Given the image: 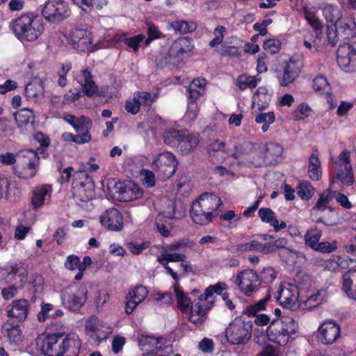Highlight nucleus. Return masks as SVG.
I'll use <instances>...</instances> for the list:
<instances>
[{
	"mask_svg": "<svg viewBox=\"0 0 356 356\" xmlns=\"http://www.w3.org/2000/svg\"><path fill=\"white\" fill-rule=\"evenodd\" d=\"M115 40L117 41L124 42L129 48L132 49L134 51L138 50L140 44L145 42V37L143 34H138L137 35L127 38L125 35H116Z\"/></svg>",
	"mask_w": 356,
	"mask_h": 356,
	"instance_id": "a19ab883",
	"label": "nucleus"
},
{
	"mask_svg": "<svg viewBox=\"0 0 356 356\" xmlns=\"http://www.w3.org/2000/svg\"><path fill=\"white\" fill-rule=\"evenodd\" d=\"M180 142L177 149L182 154H188L197 147L199 140L197 136L189 134L186 131Z\"/></svg>",
	"mask_w": 356,
	"mask_h": 356,
	"instance_id": "f704fd0d",
	"label": "nucleus"
},
{
	"mask_svg": "<svg viewBox=\"0 0 356 356\" xmlns=\"http://www.w3.org/2000/svg\"><path fill=\"white\" fill-rule=\"evenodd\" d=\"M340 35L338 34V30L334 24L327 25V38L331 46L334 47L338 41Z\"/></svg>",
	"mask_w": 356,
	"mask_h": 356,
	"instance_id": "338daca9",
	"label": "nucleus"
},
{
	"mask_svg": "<svg viewBox=\"0 0 356 356\" xmlns=\"http://www.w3.org/2000/svg\"><path fill=\"white\" fill-rule=\"evenodd\" d=\"M338 30V34L343 39H349L356 36V22L352 17H341L334 24Z\"/></svg>",
	"mask_w": 356,
	"mask_h": 356,
	"instance_id": "cd10ccee",
	"label": "nucleus"
},
{
	"mask_svg": "<svg viewBox=\"0 0 356 356\" xmlns=\"http://www.w3.org/2000/svg\"><path fill=\"white\" fill-rule=\"evenodd\" d=\"M313 88L316 92L328 93L330 90V84L327 79L323 76H316L313 80Z\"/></svg>",
	"mask_w": 356,
	"mask_h": 356,
	"instance_id": "bf43d9fd",
	"label": "nucleus"
},
{
	"mask_svg": "<svg viewBox=\"0 0 356 356\" xmlns=\"http://www.w3.org/2000/svg\"><path fill=\"white\" fill-rule=\"evenodd\" d=\"M252 336V323L245 321L241 318H236L225 330V337L232 345L247 343Z\"/></svg>",
	"mask_w": 356,
	"mask_h": 356,
	"instance_id": "6e6552de",
	"label": "nucleus"
},
{
	"mask_svg": "<svg viewBox=\"0 0 356 356\" xmlns=\"http://www.w3.org/2000/svg\"><path fill=\"white\" fill-rule=\"evenodd\" d=\"M315 193V188L307 181L299 183L297 187V194L304 200H309Z\"/></svg>",
	"mask_w": 356,
	"mask_h": 356,
	"instance_id": "49530a36",
	"label": "nucleus"
},
{
	"mask_svg": "<svg viewBox=\"0 0 356 356\" xmlns=\"http://www.w3.org/2000/svg\"><path fill=\"white\" fill-rule=\"evenodd\" d=\"M275 117L273 112L262 113L258 114L255 118V122L259 124H263L261 130L263 132L268 131L269 124L275 122Z\"/></svg>",
	"mask_w": 356,
	"mask_h": 356,
	"instance_id": "8fccbe9b",
	"label": "nucleus"
},
{
	"mask_svg": "<svg viewBox=\"0 0 356 356\" xmlns=\"http://www.w3.org/2000/svg\"><path fill=\"white\" fill-rule=\"evenodd\" d=\"M99 218L101 225L108 231L120 232L124 227L123 215L118 209H107L100 214Z\"/></svg>",
	"mask_w": 356,
	"mask_h": 356,
	"instance_id": "ddd939ff",
	"label": "nucleus"
},
{
	"mask_svg": "<svg viewBox=\"0 0 356 356\" xmlns=\"http://www.w3.org/2000/svg\"><path fill=\"white\" fill-rule=\"evenodd\" d=\"M171 27L176 31L180 33H187L192 32L195 29V25L193 22H188L183 20H178L173 22L171 24Z\"/></svg>",
	"mask_w": 356,
	"mask_h": 356,
	"instance_id": "5fc2aeb1",
	"label": "nucleus"
},
{
	"mask_svg": "<svg viewBox=\"0 0 356 356\" xmlns=\"http://www.w3.org/2000/svg\"><path fill=\"white\" fill-rule=\"evenodd\" d=\"M343 290L349 298L356 300V270L350 269L343 276Z\"/></svg>",
	"mask_w": 356,
	"mask_h": 356,
	"instance_id": "7c9ffc66",
	"label": "nucleus"
},
{
	"mask_svg": "<svg viewBox=\"0 0 356 356\" xmlns=\"http://www.w3.org/2000/svg\"><path fill=\"white\" fill-rule=\"evenodd\" d=\"M27 275L28 273L24 264L21 263L13 264L6 270V282L16 284L22 289L28 281Z\"/></svg>",
	"mask_w": 356,
	"mask_h": 356,
	"instance_id": "5701e85b",
	"label": "nucleus"
},
{
	"mask_svg": "<svg viewBox=\"0 0 356 356\" xmlns=\"http://www.w3.org/2000/svg\"><path fill=\"white\" fill-rule=\"evenodd\" d=\"M335 195L336 191L330 189L325 190L321 193L316 205L313 207V210L323 211L328 209L332 214H334V211L331 207H327V204L334 198Z\"/></svg>",
	"mask_w": 356,
	"mask_h": 356,
	"instance_id": "c9c22d12",
	"label": "nucleus"
},
{
	"mask_svg": "<svg viewBox=\"0 0 356 356\" xmlns=\"http://www.w3.org/2000/svg\"><path fill=\"white\" fill-rule=\"evenodd\" d=\"M44 80L33 78L25 87V96L29 100L37 102L44 96Z\"/></svg>",
	"mask_w": 356,
	"mask_h": 356,
	"instance_id": "bb28decb",
	"label": "nucleus"
},
{
	"mask_svg": "<svg viewBox=\"0 0 356 356\" xmlns=\"http://www.w3.org/2000/svg\"><path fill=\"white\" fill-rule=\"evenodd\" d=\"M39 163L38 152L26 149L18 154L17 164L14 168L15 174L19 178L27 179L35 177Z\"/></svg>",
	"mask_w": 356,
	"mask_h": 356,
	"instance_id": "423d86ee",
	"label": "nucleus"
},
{
	"mask_svg": "<svg viewBox=\"0 0 356 356\" xmlns=\"http://www.w3.org/2000/svg\"><path fill=\"white\" fill-rule=\"evenodd\" d=\"M202 207H204L207 211H216L222 204L220 197L213 193H202Z\"/></svg>",
	"mask_w": 356,
	"mask_h": 356,
	"instance_id": "ea45409f",
	"label": "nucleus"
},
{
	"mask_svg": "<svg viewBox=\"0 0 356 356\" xmlns=\"http://www.w3.org/2000/svg\"><path fill=\"white\" fill-rule=\"evenodd\" d=\"M298 291L294 287H281L277 296V300L283 307L296 309L298 307Z\"/></svg>",
	"mask_w": 356,
	"mask_h": 356,
	"instance_id": "a878e982",
	"label": "nucleus"
},
{
	"mask_svg": "<svg viewBox=\"0 0 356 356\" xmlns=\"http://www.w3.org/2000/svg\"><path fill=\"white\" fill-rule=\"evenodd\" d=\"M81 346V342L77 334H67L59 343L57 356H78Z\"/></svg>",
	"mask_w": 356,
	"mask_h": 356,
	"instance_id": "aec40b11",
	"label": "nucleus"
},
{
	"mask_svg": "<svg viewBox=\"0 0 356 356\" xmlns=\"http://www.w3.org/2000/svg\"><path fill=\"white\" fill-rule=\"evenodd\" d=\"M336 178L343 184L351 185L354 181L351 165H344V171L339 170Z\"/></svg>",
	"mask_w": 356,
	"mask_h": 356,
	"instance_id": "3c124183",
	"label": "nucleus"
},
{
	"mask_svg": "<svg viewBox=\"0 0 356 356\" xmlns=\"http://www.w3.org/2000/svg\"><path fill=\"white\" fill-rule=\"evenodd\" d=\"M118 199L120 202H129L139 200L143 197V191L133 181L118 183L115 185Z\"/></svg>",
	"mask_w": 356,
	"mask_h": 356,
	"instance_id": "dca6fc26",
	"label": "nucleus"
},
{
	"mask_svg": "<svg viewBox=\"0 0 356 356\" xmlns=\"http://www.w3.org/2000/svg\"><path fill=\"white\" fill-rule=\"evenodd\" d=\"M261 243L258 241L253 240L246 243L238 244L236 246L238 252H244L248 251L260 252Z\"/></svg>",
	"mask_w": 356,
	"mask_h": 356,
	"instance_id": "052dcab7",
	"label": "nucleus"
},
{
	"mask_svg": "<svg viewBox=\"0 0 356 356\" xmlns=\"http://www.w3.org/2000/svg\"><path fill=\"white\" fill-rule=\"evenodd\" d=\"M178 161L175 156L170 152H163L156 154L152 159L151 167L157 176L163 179L172 177L177 168Z\"/></svg>",
	"mask_w": 356,
	"mask_h": 356,
	"instance_id": "1a4fd4ad",
	"label": "nucleus"
},
{
	"mask_svg": "<svg viewBox=\"0 0 356 356\" xmlns=\"http://www.w3.org/2000/svg\"><path fill=\"white\" fill-rule=\"evenodd\" d=\"M260 81L261 78L254 76L241 74L236 79V85L241 90H244L248 88H254Z\"/></svg>",
	"mask_w": 356,
	"mask_h": 356,
	"instance_id": "79ce46f5",
	"label": "nucleus"
},
{
	"mask_svg": "<svg viewBox=\"0 0 356 356\" xmlns=\"http://www.w3.org/2000/svg\"><path fill=\"white\" fill-rule=\"evenodd\" d=\"M186 131V130L168 129L163 134V141L168 146L177 148Z\"/></svg>",
	"mask_w": 356,
	"mask_h": 356,
	"instance_id": "e433bc0d",
	"label": "nucleus"
},
{
	"mask_svg": "<svg viewBox=\"0 0 356 356\" xmlns=\"http://www.w3.org/2000/svg\"><path fill=\"white\" fill-rule=\"evenodd\" d=\"M64 120L71 124L76 132L89 133L92 125L91 121L83 116L76 118L72 115H66Z\"/></svg>",
	"mask_w": 356,
	"mask_h": 356,
	"instance_id": "473e14b6",
	"label": "nucleus"
},
{
	"mask_svg": "<svg viewBox=\"0 0 356 356\" xmlns=\"http://www.w3.org/2000/svg\"><path fill=\"white\" fill-rule=\"evenodd\" d=\"M263 152L266 158L267 164L273 165L277 162V158L283 152V148L277 143L270 142L265 145Z\"/></svg>",
	"mask_w": 356,
	"mask_h": 356,
	"instance_id": "72a5a7b5",
	"label": "nucleus"
},
{
	"mask_svg": "<svg viewBox=\"0 0 356 356\" xmlns=\"http://www.w3.org/2000/svg\"><path fill=\"white\" fill-rule=\"evenodd\" d=\"M308 173L313 180H318L321 177V162L318 158L317 151H314L309 159Z\"/></svg>",
	"mask_w": 356,
	"mask_h": 356,
	"instance_id": "4c0bfd02",
	"label": "nucleus"
},
{
	"mask_svg": "<svg viewBox=\"0 0 356 356\" xmlns=\"http://www.w3.org/2000/svg\"><path fill=\"white\" fill-rule=\"evenodd\" d=\"M72 69V64L70 62L65 61L62 65L60 68L58 70V79L57 80V83L59 86L65 87L67 83V80L66 78L67 74Z\"/></svg>",
	"mask_w": 356,
	"mask_h": 356,
	"instance_id": "4d7b16f0",
	"label": "nucleus"
},
{
	"mask_svg": "<svg viewBox=\"0 0 356 356\" xmlns=\"http://www.w3.org/2000/svg\"><path fill=\"white\" fill-rule=\"evenodd\" d=\"M302 67L303 64L302 60L293 57L291 58L284 68L283 77L280 83L281 85L286 86L293 82L300 74Z\"/></svg>",
	"mask_w": 356,
	"mask_h": 356,
	"instance_id": "b1692460",
	"label": "nucleus"
},
{
	"mask_svg": "<svg viewBox=\"0 0 356 356\" xmlns=\"http://www.w3.org/2000/svg\"><path fill=\"white\" fill-rule=\"evenodd\" d=\"M184 258L185 255L182 253H170L165 251L158 257V261L161 265L166 266L169 262L181 261Z\"/></svg>",
	"mask_w": 356,
	"mask_h": 356,
	"instance_id": "09e8293b",
	"label": "nucleus"
},
{
	"mask_svg": "<svg viewBox=\"0 0 356 356\" xmlns=\"http://www.w3.org/2000/svg\"><path fill=\"white\" fill-rule=\"evenodd\" d=\"M270 296L268 293L264 298L256 302L255 304L248 306L246 308L245 314L249 316H256L261 310H264L266 306V303L270 299Z\"/></svg>",
	"mask_w": 356,
	"mask_h": 356,
	"instance_id": "6e6d98bb",
	"label": "nucleus"
},
{
	"mask_svg": "<svg viewBox=\"0 0 356 356\" xmlns=\"http://www.w3.org/2000/svg\"><path fill=\"white\" fill-rule=\"evenodd\" d=\"M70 14L69 5L64 0H48L42 8L44 18L52 23L60 22L69 17Z\"/></svg>",
	"mask_w": 356,
	"mask_h": 356,
	"instance_id": "9d476101",
	"label": "nucleus"
},
{
	"mask_svg": "<svg viewBox=\"0 0 356 356\" xmlns=\"http://www.w3.org/2000/svg\"><path fill=\"white\" fill-rule=\"evenodd\" d=\"M20 289L16 284H8L7 286L1 289V294L4 300H10L18 295Z\"/></svg>",
	"mask_w": 356,
	"mask_h": 356,
	"instance_id": "13d9d810",
	"label": "nucleus"
},
{
	"mask_svg": "<svg viewBox=\"0 0 356 356\" xmlns=\"http://www.w3.org/2000/svg\"><path fill=\"white\" fill-rule=\"evenodd\" d=\"M62 138L65 141H72L81 145L90 142L92 138L90 133L74 135L71 133L65 132L63 134Z\"/></svg>",
	"mask_w": 356,
	"mask_h": 356,
	"instance_id": "de8ad7c7",
	"label": "nucleus"
},
{
	"mask_svg": "<svg viewBox=\"0 0 356 356\" xmlns=\"http://www.w3.org/2000/svg\"><path fill=\"white\" fill-rule=\"evenodd\" d=\"M323 15L327 22L336 24L341 17L340 10L337 6L333 5H326L323 8Z\"/></svg>",
	"mask_w": 356,
	"mask_h": 356,
	"instance_id": "37998d69",
	"label": "nucleus"
},
{
	"mask_svg": "<svg viewBox=\"0 0 356 356\" xmlns=\"http://www.w3.org/2000/svg\"><path fill=\"white\" fill-rule=\"evenodd\" d=\"M60 337L59 334H43L37 339L38 348L45 356H57Z\"/></svg>",
	"mask_w": 356,
	"mask_h": 356,
	"instance_id": "412c9836",
	"label": "nucleus"
},
{
	"mask_svg": "<svg viewBox=\"0 0 356 356\" xmlns=\"http://www.w3.org/2000/svg\"><path fill=\"white\" fill-rule=\"evenodd\" d=\"M138 346L143 351H154L161 349L164 343L163 337H154L149 335H141L138 337Z\"/></svg>",
	"mask_w": 356,
	"mask_h": 356,
	"instance_id": "c756f323",
	"label": "nucleus"
},
{
	"mask_svg": "<svg viewBox=\"0 0 356 356\" xmlns=\"http://www.w3.org/2000/svg\"><path fill=\"white\" fill-rule=\"evenodd\" d=\"M54 306L50 303H42L41 309L38 314V320L40 322L45 321L48 318L51 317Z\"/></svg>",
	"mask_w": 356,
	"mask_h": 356,
	"instance_id": "69168bd1",
	"label": "nucleus"
},
{
	"mask_svg": "<svg viewBox=\"0 0 356 356\" xmlns=\"http://www.w3.org/2000/svg\"><path fill=\"white\" fill-rule=\"evenodd\" d=\"M259 278L261 282L270 283L276 277V274L274 269L270 266L264 267L261 273Z\"/></svg>",
	"mask_w": 356,
	"mask_h": 356,
	"instance_id": "774afa93",
	"label": "nucleus"
},
{
	"mask_svg": "<svg viewBox=\"0 0 356 356\" xmlns=\"http://www.w3.org/2000/svg\"><path fill=\"white\" fill-rule=\"evenodd\" d=\"M52 193L50 185H40L34 188L31 197V205L33 209L41 208L49 200Z\"/></svg>",
	"mask_w": 356,
	"mask_h": 356,
	"instance_id": "c85d7f7f",
	"label": "nucleus"
},
{
	"mask_svg": "<svg viewBox=\"0 0 356 356\" xmlns=\"http://www.w3.org/2000/svg\"><path fill=\"white\" fill-rule=\"evenodd\" d=\"M227 289V285L225 282H218L216 284L210 285L204 290V294H202V301L207 300L209 298H215L214 293L221 295L223 291Z\"/></svg>",
	"mask_w": 356,
	"mask_h": 356,
	"instance_id": "c03bdc74",
	"label": "nucleus"
},
{
	"mask_svg": "<svg viewBox=\"0 0 356 356\" xmlns=\"http://www.w3.org/2000/svg\"><path fill=\"white\" fill-rule=\"evenodd\" d=\"M188 97V110L186 118L194 120L198 114L197 101L200 97V79L197 78L189 84L186 90Z\"/></svg>",
	"mask_w": 356,
	"mask_h": 356,
	"instance_id": "6ab92c4d",
	"label": "nucleus"
},
{
	"mask_svg": "<svg viewBox=\"0 0 356 356\" xmlns=\"http://www.w3.org/2000/svg\"><path fill=\"white\" fill-rule=\"evenodd\" d=\"M7 337L10 344L18 346L23 341V335L19 326H13L7 330Z\"/></svg>",
	"mask_w": 356,
	"mask_h": 356,
	"instance_id": "864d4df0",
	"label": "nucleus"
},
{
	"mask_svg": "<svg viewBox=\"0 0 356 356\" xmlns=\"http://www.w3.org/2000/svg\"><path fill=\"white\" fill-rule=\"evenodd\" d=\"M337 63L340 67L346 72L356 70V49L350 44H341L337 50Z\"/></svg>",
	"mask_w": 356,
	"mask_h": 356,
	"instance_id": "4468645a",
	"label": "nucleus"
},
{
	"mask_svg": "<svg viewBox=\"0 0 356 356\" xmlns=\"http://www.w3.org/2000/svg\"><path fill=\"white\" fill-rule=\"evenodd\" d=\"M143 184L148 188L153 187L155 185L156 179L154 173L149 170L143 169L140 171Z\"/></svg>",
	"mask_w": 356,
	"mask_h": 356,
	"instance_id": "e2e57ef3",
	"label": "nucleus"
},
{
	"mask_svg": "<svg viewBox=\"0 0 356 356\" xmlns=\"http://www.w3.org/2000/svg\"><path fill=\"white\" fill-rule=\"evenodd\" d=\"M321 236V230L316 227L308 229L305 235V245L314 250L319 243L318 241Z\"/></svg>",
	"mask_w": 356,
	"mask_h": 356,
	"instance_id": "a18cd8bd",
	"label": "nucleus"
},
{
	"mask_svg": "<svg viewBox=\"0 0 356 356\" xmlns=\"http://www.w3.org/2000/svg\"><path fill=\"white\" fill-rule=\"evenodd\" d=\"M86 334L95 341L106 339L113 332L112 327L96 316L89 317L85 325Z\"/></svg>",
	"mask_w": 356,
	"mask_h": 356,
	"instance_id": "9b49d317",
	"label": "nucleus"
},
{
	"mask_svg": "<svg viewBox=\"0 0 356 356\" xmlns=\"http://www.w3.org/2000/svg\"><path fill=\"white\" fill-rule=\"evenodd\" d=\"M248 161L253 167L256 168L261 167L262 165H269V164H267V160L263 151L258 154L250 155Z\"/></svg>",
	"mask_w": 356,
	"mask_h": 356,
	"instance_id": "0e129e2a",
	"label": "nucleus"
},
{
	"mask_svg": "<svg viewBox=\"0 0 356 356\" xmlns=\"http://www.w3.org/2000/svg\"><path fill=\"white\" fill-rule=\"evenodd\" d=\"M10 29L19 40L34 41L44 31L42 19L33 14L22 15L10 24Z\"/></svg>",
	"mask_w": 356,
	"mask_h": 356,
	"instance_id": "f257e3e1",
	"label": "nucleus"
},
{
	"mask_svg": "<svg viewBox=\"0 0 356 356\" xmlns=\"http://www.w3.org/2000/svg\"><path fill=\"white\" fill-rule=\"evenodd\" d=\"M77 81L81 85L83 90L87 96H92L98 92V88L88 70H83L78 76Z\"/></svg>",
	"mask_w": 356,
	"mask_h": 356,
	"instance_id": "2f4dec72",
	"label": "nucleus"
},
{
	"mask_svg": "<svg viewBox=\"0 0 356 356\" xmlns=\"http://www.w3.org/2000/svg\"><path fill=\"white\" fill-rule=\"evenodd\" d=\"M173 291L179 309L186 314L192 323H198L200 321V297L192 300L191 296L183 292L177 282L173 285Z\"/></svg>",
	"mask_w": 356,
	"mask_h": 356,
	"instance_id": "39448f33",
	"label": "nucleus"
},
{
	"mask_svg": "<svg viewBox=\"0 0 356 356\" xmlns=\"http://www.w3.org/2000/svg\"><path fill=\"white\" fill-rule=\"evenodd\" d=\"M148 294V290L143 285H138L130 289L125 297L126 314H131L137 306L146 299Z\"/></svg>",
	"mask_w": 356,
	"mask_h": 356,
	"instance_id": "4be33fe9",
	"label": "nucleus"
},
{
	"mask_svg": "<svg viewBox=\"0 0 356 356\" xmlns=\"http://www.w3.org/2000/svg\"><path fill=\"white\" fill-rule=\"evenodd\" d=\"M63 305L71 311L79 310L86 302L88 290L86 286L70 285L60 291Z\"/></svg>",
	"mask_w": 356,
	"mask_h": 356,
	"instance_id": "0eeeda50",
	"label": "nucleus"
},
{
	"mask_svg": "<svg viewBox=\"0 0 356 356\" xmlns=\"http://www.w3.org/2000/svg\"><path fill=\"white\" fill-rule=\"evenodd\" d=\"M13 115L17 128L21 134H26L33 130L35 116L31 109L24 108L14 112Z\"/></svg>",
	"mask_w": 356,
	"mask_h": 356,
	"instance_id": "f3484780",
	"label": "nucleus"
},
{
	"mask_svg": "<svg viewBox=\"0 0 356 356\" xmlns=\"http://www.w3.org/2000/svg\"><path fill=\"white\" fill-rule=\"evenodd\" d=\"M67 41L73 49L83 51L90 49L92 42V35L86 29L75 28L70 31Z\"/></svg>",
	"mask_w": 356,
	"mask_h": 356,
	"instance_id": "2eb2a0df",
	"label": "nucleus"
},
{
	"mask_svg": "<svg viewBox=\"0 0 356 356\" xmlns=\"http://www.w3.org/2000/svg\"><path fill=\"white\" fill-rule=\"evenodd\" d=\"M191 41L186 37L175 40L167 49H163L157 57L158 64L175 66L180 63L193 50Z\"/></svg>",
	"mask_w": 356,
	"mask_h": 356,
	"instance_id": "f03ea898",
	"label": "nucleus"
},
{
	"mask_svg": "<svg viewBox=\"0 0 356 356\" xmlns=\"http://www.w3.org/2000/svg\"><path fill=\"white\" fill-rule=\"evenodd\" d=\"M240 291L247 296L257 291L261 285L259 275L254 270H245L238 274L235 281Z\"/></svg>",
	"mask_w": 356,
	"mask_h": 356,
	"instance_id": "f8f14e48",
	"label": "nucleus"
},
{
	"mask_svg": "<svg viewBox=\"0 0 356 356\" xmlns=\"http://www.w3.org/2000/svg\"><path fill=\"white\" fill-rule=\"evenodd\" d=\"M319 339L325 344L332 343L340 336V327L333 321H325L318 330Z\"/></svg>",
	"mask_w": 356,
	"mask_h": 356,
	"instance_id": "393cba45",
	"label": "nucleus"
},
{
	"mask_svg": "<svg viewBox=\"0 0 356 356\" xmlns=\"http://www.w3.org/2000/svg\"><path fill=\"white\" fill-rule=\"evenodd\" d=\"M258 215L263 222L269 223L273 225L274 220H276L275 213L269 208L262 207L258 211Z\"/></svg>",
	"mask_w": 356,
	"mask_h": 356,
	"instance_id": "680f3d73",
	"label": "nucleus"
},
{
	"mask_svg": "<svg viewBox=\"0 0 356 356\" xmlns=\"http://www.w3.org/2000/svg\"><path fill=\"white\" fill-rule=\"evenodd\" d=\"M14 127L9 119L5 117L0 118V138H9L14 134Z\"/></svg>",
	"mask_w": 356,
	"mask_h": 356,
	"instance_id": "603ef678",
	"label": "nucleus"
},
{
	"mask_svg": "<svg viewBox=\"0 0 356 356\" xmlns=\"http://www.w3.org/2000/svg\"><path fill=\"white\" fill-rule=\"evenodd\" d=\"M29 310L30 302L24 298L15 300L6 307L7 316L19 323L26 319Z\"/></svg>",
	"mask_w": 356,
	"mask_h": 356,
	"instance_id": "a211bd4d",
	"label": "nucleus"
},
{
	"mask_svg": "<svg viewBox=\"0 0 356 356\" xmlns=\"http://www.w3.org/2000/svg\"><path fill=\"white\" fill-rule=\"evenodd\" d=\"M72 194L77 204L83 207L95 197V185L86 171H78L74 174Z\"/></svg>",
	"mask_w": 356,
	"mask_h": 356,
	"instance_id": "20e7f679",
	"label": "nucleus"
},
{
	"mask_svg": "<svg viewBox=\"0 0 356 356\" xmlns=\"http://www.w3.org/2000/svg\"><path fill=\"white\" fill-rule=\"evenodd\" d=\"M135 93V98H137L139 101V104L144 106H150L153 104L159 98V90L153 92H149L145 90L136 91Z\"/></svg>",
	"mask_w": 356,
	"mask_h": 356,
	"instance_id": "58836bf2",
	"label": "nucleus"
},
{
	"mask_svg": "<svg viewBox=\"0 0 356 356\" xmlns=\"http://www.w3.org/2000/svg\"><path fill=\"white\" fill-rule=\"evenodd\" d=\"M297 327L293 318L289 316L282 320H273L267 328V336L270 341L284 346L289 341L291 335L296 332Z\"/></svg>",
	"mask_w": 356,
	"mask_h": 356,
	"instance_id": "7ed1b4c3",
	"label": "nucleus"
}]
</instances>
